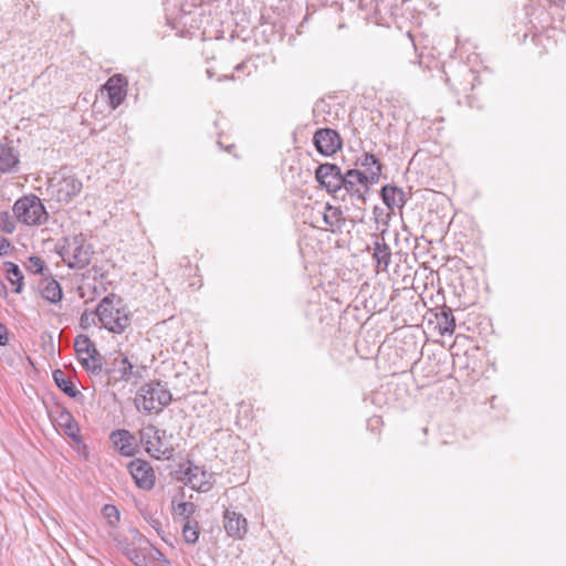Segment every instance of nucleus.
<instances>
[{
	"label": "nucleus",
	"instance_id": "obj_20",
	"mask_svg": "<svg viewBox=\"0 0 566 566\" xmlns=\"http://www.w3.org/2000/svg\"><path fill=\"white\" fill-rule=\"evenodd\" d=\"M373 250V258L377 263V268L382 271H386L391 260L390 248L386 244L384 239H381L380 241L377 238L376 241L374 242Z\"/></svg>",
	"mask_w": 566,
	"mask_h": 566
},
{
	"label": "nucleus",
	"instance_id": "obj_24",
	"mask_svg": "<svg viewBox=\"0 0 566 566\" xmlns=\"http://www.w3.org/2000/svg\"><path fill=\"white\" fill-rule=\"evenodd\" d=\"M53 379L56 386L67 396L75 397L78 394L75 385L70 379H67L65 373L61 369L53 371Z\"/></svg>",
	"mask_w": 566,
	"mask_h": 566
},
{
	"label": "nucleus",
	"instance_id": "obj_16",
	"mask_svg": "<svg viewBox=\"0 0 566 566\" xmlns=\"http://www.w3.org/2000/svg\"><path fill=\"white\" fill-rule=\"evenodd\" d=\"M19 151L9 144H0V174H14L19 169Z\"/></svg>",
	"mask_w": 566,
	"mask_h": 566
},
{
	"label": "nucleus",
	"instance_id": "obj_33",
	"mask_svg": "<svg viewBox=\"0 0 566 566\" xmlns=\"http://www.w3.org/2000/svg\"><path fill=\"white\" fill-rule=\"evenodd\" d=\"M96 312L84 311L80 318L81 327L86 329L95 322Z\"/></svg>",
	"mask_w": 566,
	"mask_h": 566
},
{
	"label": "nucleus",
	"instance_id": "obj_28",
	"mask_svg": "<svg viewBox=\"0 0 566 566\" xmlns=\"http://www.w3.org/2000/svg\"><path fill=\"white\" fill-rule=\"evenodd\" d=\"M182 536L188 544L197 543L199 538L198 522L188 520L182 525Z\"/></svg>",
	"mask_w": 566,
	"mask_h": 566
},
{
	"label": "nucleus",
	"instance_id": "obj_31",
	"mask_svg": "<svg viewBox=\"0 0 566 566\" xmlns=\"http://www.w3.org/2000/svg\"><path fill=\"white\" fill-rule=\"evenodd\" d=\"M196 505L192 502H181L175 507L176 514L182 516L186 521L195 513Z\"/></svg>",
	"mask_w": 566,
	"mask_h": 566
},
{
	"label": "nucleus",
	"instance_id": "obj_38",
	"mask_svg": "<svg viewBox=\"0 0 566 566\" xmlns=\"http://www.w3.org/2000/svg\"><path fill=\"white\" fill-rule=\"evenodd\" d=\"M7 231L8 232H12L13 231V227L10 228V226H7Z\"/></svg>",
	"mask_w": 566,
	"mask_h": 566
},
{
	"label": "nucleus",
	"instance_id": "obj_18",
	"mask_svg": "<svg viewBox=\"0 0 566 566\" xmlns=\"http://www.w3.org/2000/svg\"><path fill=\"white\" fill-rule=\"evenodd\" d=\"M39 289L42 297L51 303H57L62 300L61 285L52 277H43L40 281Z\"/></svg>",
	"mask_w": 566,
	"mask_h": 566
},
{
	"label": "nucleus",
	"instance_id": "obj_12",
	"mask_svg": "<svg viewBox=\"0 0 566 566\" xmlns=\"http://www.w3.org/2000/svg\"><path fill=\"white\" fill-rule=\"evenodd\" d=\"M126 85L125 77L120 74L111 76L104 85L107 92L109 104L112 108L119 106L126 97Z\"/></svg>",
	"mask_w": 566,
	"mask_h": 566
},
{
	"label": "nucleus",
	"instance_id": "obj_4",
	"mask_svg": "<svg viewBox=\"0 0 566 566\" xmlns=\"http://www.w3.org/2000/svg\"><path fill=\"white\" fill-rule=\"evenodd\" d=\"M139 434L147 453L153 458L157 460L171 458L174 449L167 441L165 431L148 424L140 429Z\"/></svg>",
	"mask_w": 566,
	"mask_h": 566
},
{
	"label": "nucleus",
	"instance_id": "obj_14",
	"mask_svg": "<svg viewBox=\"0 0 566 566\" xmlns=\"http://www.w3.org/2000/svg\"><path fill=\"white\" fill-rule=\"evenodd\" d=\"M357 163L365 170L359 171L356 169L348 170L345 174V177H379L381 174V165L378 159L368 153H364L358 159Z\"/></svg>",
	"mask_w": 566,
	"mask_h": 566
},
{
	"label": "nucleus",
	"instance_id": "obj_11",
	"mask_svg": "<svg viewBox=\"0 0 566 566\" xmlns=\"http://www.w3.org/2000/svg\"><path fill=\"white\" fill-rule=\"evenodd\" d=\"M108 377L113 381H129L134 377H137L134 365L128 360V358L118 354L111 363V367L107 370Z\"/></svg>",
	"mask_w": 566,
	"mask_h": 566
},
{
	"label": "nucleus",
	"instance_id": "obj_9",
	"mask_svg": "<svg viewBox=\"0 0 566 566\" xmlns=\"http://www.w3.org/2000/svg\"><path fill=\"white\" fill-rule=\"evenodd\" d=\"M129 472L138 488L151 490L155 485V473L151 465L144 460L135 459L129 463Z\"/></svg>",
	"mask_w": 566,
	"mask_h": 566
},
{
	"label": "nucleus",
	"instance_id": "obj_23",
	"mask_svg": "<svg viewBox=\"0 0 566 566\" xmlns=\"http://www.w3.org/2000/svg\"><path fill=\"white\" fill-rule=\"evenodd\" d=\"M322 188H325L336 199L344 200V182L350 179H316Z\"/></svg>",
	"mask_w": 566,
	"mask_h": 566
},
{
	"label": "nucleus",
	"instance_id": "obj_21",
	"mask_svg": "<svg viewBox=\"0 0 566 566\" xmlns=\"http://www.w3.org/2000/svg\"><path fill=\"white\" fill-rule=\"evenodd\" d=\"M437 328L441 335L453 334L455 329V319L450 308H442V311L436 315Z\"/></svg>",
	"mask_w": 566,
	"mask_h": 566
},
{
	"label": "nucleus",
	"instance_id": "obj_25",
	"mask_svg": "<svg viewBox=\"0 0 566 566\" xmlns=\"http://www.w3.org/2000/svg\"><path fill=\"white\" fill-rule=\"evenodd\" d=\"M6 272L7 277L10 281L12 285L17 284V287L14 289L15 293L22 292V285H23V275L19 266L12 262H6Z\"/></svg>",
	"mask_w": 566,
	"mask_h": 566
},
{
	"label": "nucleus",
	"instance_id": "obj_13",
	"mask_svg": "<svg viewBox=\"0 0 566 566\" xmlns=\"http://www.w3.org/2000/svg\"><path fill=\"white\" fill-rule=\"evenodd\" d=\"M224 530L229 536L235 538H242L248 532V522L247 518L235 512L227 509L224 511Z\"/></svg>",
	"mask_w": 566,
	"mask_h": 566
},
{
	"label": "nucleus",
	"instance_id": "obj_6",
	"mask_svg": "<svg viewBox=\"0 0 566 566\" xmlns=\"http://www.w3.org/2000/svg\"><path fill=\"white\" fill-rule=\"evenodd\" d=\"M76 356L81 365L92 374H99L103 369V357L94 343L85 335H78L74 343Z\"/></svg>",
	"mask_w": 566,
	"mask_h": 566
},
{
	"label": "nucleus",
	"instance_id": "obj_26",
	"mask_svg": "<svg viewBox=\"0 0 566 566\" xmlns=\"http://www.w3.org/2000/svg\"><path fill=\"white\" fill-rule=\"evenodd\" d=\"M123 553L136 566H147V558L145 554L137 548L134 544H127L122 547Z\"/></svg>",
	"mask_w": 566,
	"mask_h": 566
},
{
	"label": "nucleus",
	"instance_id": "obj_15",
	"mask_svg": "<svg viewBox=\"0 0 566 566\" xmlns=\"http://www.w3.org/2000/svg\"><path fill=\"white\" fill-rule=\"evenodd\" d=\"M115 449L125 457H132L136 451V438L128 430L120 429L111 433Z\"/></svg>",
	"mask_w": 566,
	"mask_h": 566
},
{
	"label": "nucleus",
	"instance_id": "obj_10",
	"mask_svg": "<svg viewBox=\"0 0 566 566\" xmlns=\"http://www.w3.org/2000/svg\"><path fill=\"white\" fill-rule=\"evenodd\" d=\"M314 144L321 154L331 156L340 149L342 139L336 130L322 128L315 133Z\"/></svg>",
	"mask_w": 566,
	"mask_h": 566
},
{
	"label": "nucleus",
	"instance_id": "obj_27",
	"mask_svg": "<svg viewBox=\"0 0 566 566\" xmlns=\"http://www.w3.org/2000/svg\"><path fill=\"white\" fill-rule=\"evenodd\" d=\"M60 426L64 428L65 433L76 439L78 436L80 429L76 422L74 421L73 417L69 412H62L60 416Z\"/></svg>",
	"mask_w": 566,
	"mask_h": 566
},
{
	"label": "nucleus",
	"instance_id": "obj_30",
	"mask_svg": "<svg viewBox=\"0 0 566 566\" xmlns=\"http://www.w3.org/2000/svg\"><path fill=\"white\" fill-rule=\"evenodd\" d=\"M103 515L105 518H107L108 524L113 527L117 525L119 522V511L115 505L106 504L103 507Z\"/></svg>",
	"mask_w": 566,
	"mask_h": 566
},
{
	"label": "nucleus",
	"instance_id": "obj_36",
	"mask_svg": "<svg viewBox=\"0 0 566 566\" xmlns=\"http://www.w3.org/2000/svg\"><path fill=\"white\" fill-rule=\"evenodd\" d=\"M7 343H8V329L2 323H0V345H6Z\"/></svg>",
	"mask_w": 566,
	"mask_h": 566
},
{
	"label": "nucleus",
	"instance_id": "obj_39",
	"mask_svg": "<svg viewBox=\"0 0 566 566\" xmlns=\"http://www.w3.org/2000/svg\"><path fill=\"white\" fill-rule=\"evenodd\" d=\"M133 533H134L135 537H139V533L137 531H134Z\"/></svg>",
	"mask_w": 566,
	"mask_h": 566
},
{
	"label": "nucleus",
	"instance_id": "obj_3",
	"mask_svg": "<svg viewBox=\"0 0 566 566\" xmlns=\"http://www.w3.org/2000/svg\"><path fill=\"white\" fill-rule=\"evenodd\" d=\"M13 213L20 222L28 226H41L48 220V212L35 196H24L17 200Z\"/></svg>",
	"mask_w": 566,
	"mask_h": 566
},
{
	"label": "nucleus",
	"instance_id": "obj_29",
	"mask_svg": "<svg viewBox=\"0 0 566 566\" xmlns=\"http://www.w3.org/2000/svg\"><path fill=\"white\" fill-rule=\"evenodd\" d=\"M315 177H344L340 168L333 164H322L315 169Z\"/></svg>",
	"mask_w": 566,
	"mask_h": 566
},
{
	"label": "nucleus",
	"instance_id": "obj_1",
	"mask_svg": "<svg viewBox=\"0 0 566 566\" xmlns=\"http://www.w3.org/2000/svg\"><path fill=\"white\" fill-rule=\"evenodd\" d=\"M96 316L102 326L112 333L120 334L130 324V316L122 300L115 295L105 296L96 308Z\"/></svg>",
	"mask_w": 566,
	"mask_h": 566
},
{
	"label": "nucleus",
	"instance_id": "obj_5",
	"mask_svg": "<svg viewBox=\"0 0 566 566\" xmlns=\"http://www.w3.org/2000/svg\"><path fill=\"white\" fill-rule=\"evenodd\" d=\"M60 254L69 268L84 269L91 261L92 252L81 237H73L65 241Z\"/></svg>",
	"mask_w": 566,
	"mask_h": 566
},
{
	"label": "nucleus",
	"instance_id": "obj_7",
	"mask_svg": "<svg viewBox=\"0 0 566 566\" xmlns=\"http://www.w3.org/2000/svg\"><path fill=\"white\" fill-rule=\"evenodd\" d=\"M179 473V480L199 492H208L213 485L212 474L201 467L189 464Z\"/></svg>",
	"mask_w": 566,
	"mask_h": 566
},
{
	"label": "nucleus",
	"instance_id": "obj_19",
	"mask_svg": "<svg viewBox=\"0 0 566 566\" xmlns=\"http://www.w3.org/2000/svg\"><path fill=\"white\" fill-rule=\"evenodd\" d=\"M381 197L388 208H401L406 202V193L401 188L386 185L381 188Z\"/></svg>",
	"mask_w": 566,
	"mask_h": 566
},
{
	"label": "nucleus",
	"instance_id": "obj_32",
	"mask_svg": "<svg viewBox=\"0 0 566 566\" xmlns=\"http://www.w3.org/2000/svg\"><path fill=\"white\" fill-rule=\"evenodd\" d=\"M44 269V261L38 256H31L28 261V270L32 273H42Z\"/></svg>",
	"mask_w": 566,
	"mask_h": 566
},
{
	"label": "nucleus",
	"instance_id": "obj_34",
	"mask_svg": "<svg viewBox=\"0 0 566 566\" xmlns=\"http://www.w3.org/2000/svg\"><path fill=\"white\" fill-rule=\"evenodd\" d=\"M143 516L145 521L157 532V534H160L161 523L159 518L148 512H143Z\"/></svg>",
	"mask_w": 566,
	"mask_h": 566
},
{
	"label": "nucleus",
	"instance_id": "obj_8",
	"mask_svg": "<svg viewBox=\"0 0 566 566\" xmlns=\"http://www.w3.org/2000/svg\"><path fill=\"white\" fill-rule=\"evenodd\" d=\"M45 184L59 202H69L82 189L80 179H46Z\"/></svg>",
	"mask_w": 566,
	"mask_h": 566
},
{
	"label": "nucleus",
	"instance_id": "obj_35",
	"mask_svg": "<svg viewBox=\"0 0 566 566\" xmlns=\"http://www.w3.org/2000/svg\"><path fill=\"white\" fill-rule=\"evenodd\" d=\"M10 249H11V244H10L9 240L0 237V255L8 254Z\"/></svg>",
	"mask_w": 566,
	"mask_h": 566
},
{
	"label": "nucleus",
	"instance_id": "obj_37",
	"mask_svg": "<svg viewBox=\"0 0 566 566\" xmlns=\"http://www.w3.org/2000/svg\"><path fill=\"white\" fill-rule=\"evenodd\" d=\"M7 231L8 232H12L13 231V227L10 228V226H7Z\"/></svg>",
	"mask_w": 566,
	"mask_h": 566
},
{
	"label": "nucleus",
	"instance_id": "obj_2",
	"mask_svg": "<svg viewBox=\"0 0 566 566\" xmlns=\"http://www.w3.org/2000/svg\"><path fill=\"white\" fill-rule=\"evenodd\" d=\"M172 400L170 391L160 381H150L143 385L135 399V406L139 411L147 413L160 412Z\"/></svg>",
	"mask_w": 566,
	"mask_h": 566
},
{
	"label": "nucleus",
	"instance_id": "obj_17",
	"mask_svg": "<svg viewBox=\"0 0 566 566\" xmlns=\"http://www.w3.org/2000/svg\"><path fill=\"white\" fill-rule=\"evenodd\" d=\"M318 214L322 218L324 227L316 226L317 228L333 233L340 231L344 224L340 209L327 205L324 211H318Z\"/></svg>",
	"mask_w": 566,
	"mask_h": 566
},
{
	"label": "nucleus",
	"instance_id": "obj_22",
	"mask_svg": "<svg viewBox=\"0 0 566 566\" xmlns=\"http://www.w3.org/2000/svg\"><path fill=\"white\" fill-rule=\"evenodd\" d=\"M371 180V182L377 181L378 179H350V181H345L343 186L344 198L346 195L357 196L359 199L363 198L364 191L367 190V182Z\"/></svg>",
	"mask_w": 566,
	"mask_h": 566
}]
</instances>
